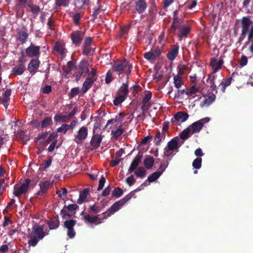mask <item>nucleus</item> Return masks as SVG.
Returning a JSON list of instances; mask_svg holds the SVG:
<instances>
[{
  "instance_id": "nucleus-10",
  "label": "nucleus",
  "mask_w": 253,
  "mask_h": 253,
  "mask_svg": "<svg viewBox=\"0 0 253 253\" xmlns=\"http://www.w3.org/2000/svg\"><path fill=\"white\" fill-rule=\"evenodd\" d=\"M189 115L184 112H178L171 118V122L173 124L177 125L178 122L183 123L188 118Z\"/></svg>"
},
{
  "instance_id": "nucleus-6",
  "label": "nucleus",
  "mask_w": 253,
  "mask_h": 253,
  "mask_svg": "<svg viewBox=\"0 0 253 253\" xmlns=\"http://www.w3.org/2000/svg\"><path fill=\"white\" fill-rule=\"evenodd\" d=\"M31 180L29 178L26 179L25 182L18 187H14L13 194L16 197H19L22 195H25L28 191Z\"/></svg>"
},
{
  "instance_id": "nucleus-13",
  "label": "nucleus",
  "mask_w": 253,
  "mask_h": 253,
  "mask_svg": "<svg viewBox=\"0 0 253 253\" xmlns=\"http://www.w3.org/2000/svg\"><path fill=\"white\" fill-rule=\"evenodd\" d=\"M223 64V60L220 58L219 60L215 58H211L210 63V66L213 70L211 74H214L217 71L221 69Z\"/></svg>"
},
{
  "instance_id": "nucleus-25",
  "label": "nucleus",
  "mask_w": 253,
  "mask_h": 253,
  "mask_svg": "<svg viewBox=\"0 0 253 253\" xmlns=\"http://www.w3.org/2000/svg\"><path fill=\"white\" fill-rule=\"evenodd\" d=\"M142 158V155L139 154L135 157L129 168L128 172H131L137 168L141 161Z\"/></svg>"
},
{
  "instance_id": "nucleus-22",
  "label": "nucleus",
  "mask_w": 253,
  "mask_h": 253,
  "mask_svg": "<svg viewBox=\"0 0 253 253\" xmlns=\"http://www.w3.org/2000/svg\"><path fill=\"white\" fill-rule=\"evenodd\" d=\"M147 7V4L144 0H138L135 1V10L139 14L143 13Z\"/></svg>"
},
{
  "instance_id": "nucleus-35",
  "label": "nucleus",
  "mask_w": 253,
  "mask_h": 253,
  "mask_svg": "<svg viewBox=\"0 0 253 253\" xmlns=\"http://www.w3.org/2000/svg\"><path fill=\"white\" fill-rule=\"evenodd\" d=\"M49 229L53 230L57 228L59 225V221L58 217L52 218L47 223Z\"/></svg>"
},
{
  "instance_id": "nucleus-12",
  "label": "nucleus",
  "mask_w": 253,
  "mask_h": 253,
  "mask_svg": "<svg viewBox=\"0 0 253 253\" xmlns=\"http://www.w3.org/2000/svg\"><path fill=\"white\" fill-rule=\"evenodd\" d=\"M88 129L85 126H82L78 131L77 134L75 136V141L77 143L84 140L87 136Z\"/></svg>"
},
{
  "instance_id": "nucleus-4",
  "label": "nucleus",
  "mask_w": 253,
  "mask_h": 253,
  "mask_svg": "<svg viewBox=\"0 0 253 253\" xmlns=\"http://www.w3.org/2000/svg\"><path fill=\"white\" fill-rule=\"evenodd\" d=\"M242 25V33L239 37V40L237 43L240 44H241L242 41H243L246 36V34L248 32L249 33V30L253 26V22L251 20L249 17H243L241 21Z\"/></svg>"
},
{
  "instance_id": "nucleus-46",
  "label": "nucleus",
  "mask_w": 253,
  "mask_h": 253,
  "mask_svg": "<svg viewBox=\"0 0 253 253\" xmlns=\"http://www.w3.org/2000/svg\"><path fill=\"white\" fill-rule=\"evenodd\" d=\"M124 129L122 128V126H120L116 130H112L111 134L113 135V138L117 140L118 138L123 133Z\"/></svg>"
},
{
  "instance_id": "nucleus-36",
  "label": "nucleus",
  "mask_w": 253,
  "mask_h": 253,
  "mask_svg": "<svg viewBox=\"0 0 253 253\" xmlns=\"http://www.w3.org/2000/svg\"><path fill=\"white\" fill-rule=\"evenodd\" d=\"M79 66L80 70L83 71V72L84 73L85 75L86 74H89V63L87 61L85 60L81 61Z\"/></svg>"
},
{
  "instance_id": "nucleus-23",
  "label": "nucleus",
  "mask_w": 253,
  "mask_h": 253,
  "mask_svg": "<svg viewBox=\"0 0 253 253\" xmlns=\"http://www.w3.org/2000/svg\"><path fill=\"white\" fill-rule=\"evenodd\" d=\"M203 125L199 121L195 122L188 127L191 132V134L198 133L203 128Z\"/></svg>"
},
{
  "instance_id": "nucleus-41",
  "label": "nucleus",
  "mask_w": 253,
  "mask_h": 253,
  "mask_svg": "<svg viewBox=\"0 0 253 253\" xmlns=\"http://www.w3.org/2000/svg\"><path fill=\"white\" fill-rule=\"evenodd\" d=\"M173 84L176 88H179L181 85L183 84L182 77L177 75L174 76Z\"/></svg>"
},
{
  "instance_id": "nucleus-39",
  "label": "nucleus",
  "mask_w": 253,
  "mask_h": 253,
  "mask_svg": "<svg viewBox=\"0 0 253 253\" xmlns=\"http://www.w3.org/2000/svg\"><path fill=\"white\" fill-rule=\"evenodd\" d=\"M71 17L73 19V23L76 25H79L80 23L81 19L83 16L81 12L72 13Z\"/></svg>"
},
{
  "instance_id": "nucleus-16",
  "label": "nucleus",
  "mask_w": 253,
  "mask_h": 253,
  "mask_svg": "<svg viewBox=\"0 0 253 253\" xmlns=\"http://www.w3.org/2000/svg\"><path fill=\"white\" fill-rule=\"evenodd\" d=\"M183 22L184 19L182 18L173 16L172 25L170 28V32L175 34L177 28H180L181 26L183 25Z\"/></svg>"
},
{
  "instance_id": "nucleus-28",
  "label": "nucleus",
  "mask_w": 253,
  "mask_h": 253,
  "mask_svg": "<svg viewBox=\"0 0 253 253\" xmlns=\"http://www.w3.org/2000/svg\"><path fill=\"white\" fill-rule=\"evenodd\" d=\"M29 34L24 31H20L17 32V39L22 44L25 43L28 39Z\"/></svg>"
},
{
  "instance_id": "nucleus-5",
  "label": "nucleus",
  "mask_w": 253,
  "mask_h": 253,
  "mask_svg": "<svg viewBox=\"0 0 253 253\" xmlns=\"http://www.w3.org/2000/svg\"><path fill=\"white\" fill-rule=\"evenodd\" d=\"M18 61L17 66L12 68V72L15 75H21L25 70V63L27 61L23 51L21 52V56Z\"/></svg>"
},
{
  "instance_id": "nucleus-26",
  "label": "nucleus",
  "mask_w": 253,
  "mask_h": 253,
  "mask_svg": "<svg viewBox=\"0 0 253 253\" xmlns=\"http://www.w3.org/2000/svg\"><path fill=\"white\" fill-rule=\"evenodd\" d=\"M178 49L179 46L177 44L174 45L172 49L167 54L168 58L170 61H173L178 55Z\"/></svg>"
},
{
  "instance_id": "nucleus-44",
  "label": "nucleus",
  "mask_w": 253,
  "mask_h": 253,
  "mask_svg": "<svg viewBox=\"0 0 253 253\" xmlns=\"http://www.w3.org/2000/svg\"><path fill=\"white\" fill-rule=\"evenodd\" d=\"M192 134L190 129L187 127L180 133L179 136L181 139L185 140L188 139Z\"/></svg>"
},
{
  "instance_id": "nucleus-54",
  "label": "nucleus",
  "mask_w": 253,
  "mask_h": 253,
  "mask_svg": "<svg viewBox=\"0 0 253 253\" xmlns=\"http://www.w3.org/2000/svg\"><path fill=\"white\" fill-rule=\"evenodd\" d=\"M27 6L30 8L31 12L34 14L37 15L40 11V7L37 5L28 3Z\"/></svg>"
},
{
  "instance_id": "nucleus-15",
  "label": "nucleus",
  "mask_w": 253,
  "mask_h": 253,
  "mask_svg": "<svg viewBox=\"0 0 253 253\" xmlns=\"http://www.w3.org/2000/svg\"><path fill=\"white\" fill-rule=\"evenodd\" d=\"M161 53V50L159 48H157L153 50L146 52L144 54V57L149 61L155 60L160 56Z\"/></svg>"
},
{
  "instance_id": "nucleus-51",
  "label": "nucleus",
  "mask_w": 253,
  "mask_h": 253,
  "mask_svg": "<svg viewBox=\"0 0 253 253\" xmlns=\"http://www.w3.org/2000/svg\"><path fill=\"white\" fill-rule=\"evenodd\" d=\"M116 95H117V96L114 100L113 102H114V104L115 106H118L119 104H120L121 103H122L126 99V97H125V96L121 95L120 94H116Z\"/></svg>"
},
{
  "instance_id": "nucleus-31",
  "label": "nucleus",
  "mask_w": 253,
  "mask_h": 253,
  "mask_svg": "<svg viewBox=\"0 0 253 253\" xmlns=\"http://www.w3.org/2000/svg\"><path fill=\"white\" fill-rule=\"evenodd\" d=\"M176 154V152H175L173 151L169 150V149L165 147L164 148L163 158L165 159V161L169 162L171 160L172 158Z\"/></svg>"
},
{
  "instance_id": "nucleus-49",
  "label": "nucleus",
  "mask_w": 253,
  "mask_h": 253,
  "mask_svg": "<svg viewBox=\"0 0 253 253\" xmlns=\"http://www.w3.org/2000/svg\"><path fill=\"white\" fill-rule=\"evenodd\" d=\"M161 175V173L158 172V171H156L148 176L147 178V180L149 182H154V181L158 179Z\"/></svg>"
},
{
  "instance_id": "nucleus-59",
  "label": "nucleus",
  "mask_w": 253,
  "mask_h": 253,
  "mask_svg": "<svg viewBox=\"0 0 253 253\" xmlns=\"http://www.w3.org/2000/svg\"><path fill=\"white\" fill-rule=\"evenodd\" d=\"M88 210L89 212L97 213L101 211V208L96 204H94L89 207Z\"/></svg>"
},
{
  "instance_id": "nucleus-19",
  "label": "nucleus",
  "mask_w": 253,
  "mask_h": 253,
  "mask_svg": "<svg viewBox=\"0 0 253 253\" xmlns=\"http://www.w3.org/2000/svg\"><path fill=\"white\" fill-rule=\"evenodd\" d=\"M177 30H178L177 34L178 37L180 39H182L183 38H186L188 36L189 34L191 28L188 25H183L180 27V28H177Z\"/></svg>"
},
{
  "instance_id": "nucleus-27",
  "label": "nucleus",
  "mask_w": 253,
  "mask_h": 253,
  "mask_svg": "<svg viewBox=\"0 0 253 253\" xmlns=\"http://www.w3.org/2000/svg\"><path fill=\"white\" fill-rule=\"evenodd\" d=\"M102 140L101 136L98 134L93 135L90 141V144L94 149H97L100 146Z\"/></svg>"
},
{
  "instance_id": "nucleus-57",
  "label": "nucleus",
  "mask_w": 253,
  "mask_h": 253,
  "mask_svg": "<svg viewBox=\"0 0 253 253\" xmlns=\"http://www.w3.org/2000/svg\"><path fill=\"white\" fill-rule=\"evenodd\" d=\"M202 158H197L192 163V166L194 169H199L202 166Z\"/></svg>"
},
{
  "instance_id": "nucleus-60",
  "label": "nucleus",
  "mask_w": 253,
  "mask_h": 253,
  "mask_svg": "<svg viewBox=\"0 0 253 253\" xmlns=\"http://www.w3.org/2000/svg\"><path fill=\"white\" fill-rule=\"evenodd\" d=\"M17 135L20 138L22 139L23 141H27L29 139V136L26 134L23 130L18 132Z\"/></svg>"
},
{
  "instance_id": "nucleus-17",
  "label": "nucleus",
  "mask_w": 253,
  "mask_h": 253,
  "mask_svg": "<svg viewBox=\"0 0 253 253\" xmlns=\"http://www.w3.org/2000/svg\"><path fill=\"white\" fill-rule=\"evenodd\" d=\"M39 185L40 186V190L37 193V196H42L47 192V191L49 187L53 185V181L50 180H46L40 183Z\"/></svg>"
},
{
  "instance_id": "nucleus-61",
  "label": "nucleus",
  "mask_w": 253,
  "mask_h": 253,
  "mask_svg": "<svg viewBox=\"0 0 253 253\" xmlns=\"http://www.w3.org/2000/svg\"><path fill=\"white\" fill-rule=\"evenodd\" d=\"M69 126L67 124H63L60 127L57 128V132L65 133L69 130Z\"/></svg>"
},
{
  "instance_id": "nucleus-21",
  "label": "nucleus",
  "mask_w": 253,
  "mask_h": 253,
  "mask_svg": "<svg viewBox=\"0 0 253 253\" xmlns=\"http://www.w3.org/2000/svg\"><path fill=\"white\" fill-rule=\"evenodd\" d=\"M40 61L38 59H32L28 65V70L33 74L36 73V70L40 66Z\"/></svg>"
},
{
  "instance_id": "nucleus-47",
  "label": "nucleus",
  "mask_w": 253,
  "mask_h": 253,
  "mask_svg": "<svg viewBox=\"0 0 253 253\" xmlns=\"http://www.w3.org/2000/svg\"><path fill=\"white\" fill-rule=\"evenodd\" d=\"M48 135L47 132H44L39 134V135L35 138V141L37 143L39 142L40 144L42 145V141H44L45 139L46 138Z\"/></svg>"
},
{
  "instance_id": "nucleus-30",
  "label": "nucleus",
  "mask_w": 253,
  "mask_h": 253,
  "mask_svg": "<svg viewBox=\"0 0 253 253\" xmlns=\"http://www.w3.org/2000/svg\"><path fill=\"white\" fill-rule=\"evenodd\" d=\"M90 0H74L75 6L79 9H84L86 6L89 5Z\"/></svg>"
},
{
  "instance_id": "nucleus-56",
  "label": "nucleus",
  "mask_w": 253,
  "mask_h": 253,
  "mask_svg": "<svg viewBox=\"0 0 253 253\" xmlns=\"http://www.w3.org/2000/svg\"><path fill=\"white\" fill-rule=\"evenodd\" d=\"M123 194V190L120 187H116L112 192V196L116 198L120 197Z\"/></svg>"
},
{
  "instance_id": "nucleus-29",
  "label": "nucleus",
  "mask_w": 253,
  "mask_h": 253,
  "mask_svg": "<svg viewBox=\"0 0 253 253\" xmlns=\"http://www.w3.org/2000/svg\"><path fill=\"white\" fill-rule=\"evenodd\" d=\"M215 95L212 93L208 97L205 98L200 103V106L203 107L204 106H209L212 103L215 99Z\"/></svg>"
},
{
  "instance_id": "nucleus-42",
  "label": "nucleus",
  "mask_w": 253,
  "mask_h": 253,
  "mask_svg": "<svg viewBox=\"0 0 253 253\" xmlns=\"http://www.w3.org/2000/svg\"><path fill=\"white\" fill-rule=\"evenodd\" d=\"M53 123L52 118L50 117H46L41 122V126L44 128L52 125Z\"/></svg>"
},
{
  "instance_id": "nucleus-58",
  "label": "nucleus",
  "mask_w": 253,
  "mask_h": 253,
  "mask_svg": "<svg viewBox=\"0 0 253 253\" xmlns=\"http://www.w3.org/2000/svg\"><path fill=\"white\" fill-rule=\"evenodd\" d=\"M169 162H167L166 161H164L163 162H161L159 168V170H157L158 172L161 173V175L165 170L168 167V165H169Z\"/></svg>"
},
{
  "instance_id": "nucleus-40",
  "label": "nucleus",
  "mask_w": 253,
  "mask_h": 253,
  "mask_svg": "<svg viewBox=\"0 0 253 253\" xmlns=\"http://www.w3.org/2000/svg\"><path fill=\"white\" fill-rule=\"evenodd\" d=\"M77 221L74 219L66 220L64 222V227L67 230L74 229Z\"/></svg>"
},
{
  "instance_id": "nucleus-62",
  "label": "nucleus",
  "mask_w": 253,
  "mask_h": 253,
  "mask_svg": "<svg viewBox=\"0 0 253 253\" xmlns=\"http://www.w3.org/2000/svg\"><path fill=\"white\" fill-rule=\"evenodd\" d=\"M80 91V89L79 87H75L72 88L71 90V92L69 94V97L70 98H73L75 96H76Z\"/></svg>"
},
{
  "instance_id": "nucleus-1",
  "label": "nucleus",
  "mask_w": 253,
  "mask_h": 253,
  "mask_svg": "<svg viewBox=\"0 0 253 253\" xmlns=\"http://www.w3.org/2000/svg\"><path fill=\"white\" fill-rule=\"evenodd\" d=\"M45 236L43 227L37 224H35L32 228V231L28 235L30 239L28 241L29 245L36 246L39 241L42 239Z\"/></svg>"
},
{
  "instance_id": "nucleus-50",
  "label": "nucleus",
  "mask_w": 253,
  "mask_h": 253,
  "mask_svg": "<svg viewBox=\"0 0 253 253\" xmlns=\"http://www.w3.org/2000/svg\"><path fill=\"white\" fill-rule=\"evenodd\" d=\"M146 174V171L144 168L140 167H139L135 171V174L136 176L140 178L144 177Z\"/></svg>"
},
{
  "instance_id": "nucleus-43",
  "label": "nucleus",
  "mask_w": 253,
  "mask_h": 253,
  "mask_svg": "<svg viewBox=\"0 0 253 253\" xmlns=\"http://www.w3.org/2000/svg\"><path fill=\"white\" fill-rule=\"evenodd\" d=\"M248 41L251 43V45L249 47V50L251 52L252 56H253V26L249 30V34L248 35Z\"/></svg>"
},
{
  "instance_id": "nucleus-45",
  "label": "nucleus",
  "mask_w": 253,
  "mask_h": 253,
  "mask_svg": "<svg viewBox=\"0 0 253 253\" xmlns=\"http://www.w3.org/2000/svg\"><path fill=\"white\" fill-rule=\"evenodd\" d=\"M101 5L100 4H98L97 7H95L93 8V13L91 15L92 18L91 19V21H94L95 19L97 18V15L101 12Z\"/></svg>"
},
{
  "instance_id": "nucleus-20",
  "label": "nucleus",
  "mask_w": 253,
  "mask_h": 253,
  "mask_svg": "<svg viewBox=\"0 0 253 253\" xmlns=\"http://www.w3.org/2000/svg\"><path fill=\"white\" fill-rule=\"evenodd\" d=\"M96 79L87 77L83 83L81 91L83 94L85 93L92 86L93 84L96 81Z\"/></svg>"
},
{
  "instance_id": "nucleus-37",
  "label": "nucleus",
  "mask_w": 253,
  "mask_h": 253,
  "mask_svg": "<svg viewBox=\"0 0 253 253\" xmlns=\"http://www.w3.org/2000/svg\"><path fill=\"white\" fill-rule=\"evenodd\" d=\"M128 93V84H123L120 87L119 90L117 92V94H120L121 95L125 96V97H127Z\"/></svg>"
},
{
  "instance_id": "nucleus-2",
  "label": "nucleus",
  "mask_w": 253,
  "mask_h": 253,
  "mask_svg": "<svg viewBox=\"0 0 253 253\" xmlns=\"http://www.w3.org/2000/svg\"><path fill=\"white\" fill-rule=\"evenodd\" d=\"M113 69L118 75L123 73L126 74L127 81L129 78L128 76L132 69V66L126 59H125L123 61H118L115 62Z\"/></svg>"
},
{
  "instance_id": "nucleus-53",
  "label": "nucleus",
  "mask_w": 253,
  "mask_h": 253,
  "mask_svg": "<svg viewBox=\"0 0 253 253\" xmlns=\"http://www.w3.org/2000/svg\"><path fill=\"white\" fill-rule=\"evenodd\" d=\"M54 120L57 123H63L68 121L66 115H62L59 114L55 115L54 117Z\"/></svg>"
},
{
  "instance_id": "nucleus-33",
  "label": "nucleus",
  "mask_w": 253,
  "mask_h": 253,
  "mask_svg": "<svg viewBox=\"0 0 253 253\" xmlns=\"http://www.w3.org/2000/svg\"><path fill=\"white\" fill-rule=\"evenodd\" d=\"M203 87L199 85V86L194 85L190 87L186 91V94L188 95H192L198 92H202L203 91Z\"/></svg>"
},
{
  "instance_id": "nucleus-64",
  "label": "nucleus",
  "mask_w": 253,
  "mask_h": 253,
  "mask_svg": "<svg viewBox=\"0 0 253 253\" xmlns=\"http://www.w3.org/2000/svg\"><path fill=\"white\" fill-rule=\"evenodd\" d=\"M152 97V93L149 91L147 94H145L142 100V104H147Z\"/></svg>"
},
{
  "instance_id": "nucleus-55",
  "label": "nucleus",
  "mask_w": 253,
  "mask_h": 253,
  "mask_svg": "<svg viewBox=\"0 0 253 253\" xmlns=\"http://www.w3.org/2000/svg\"><path fill=\"white\" fill-rule=\"evenodd\" d=\"M57 6L68 7L69 5L70 0H55Z\"/></svg>"
},
{
  "instance_id": "nucleus-63",
  "label": "nucleus",
  "mask_w": 253,
  "mask_h": 253,
  "mask_svg": "<svg viewBox=\"0 0 253 253\" xmlns=\"http://www.w3.org/2000/svg\"><path fill=\"white\" fill-rule=\"evenodd\" d=\"M17 1V7L19 8H23L26 7L28 3V0H16Z\"/></svg>"
},
{
  "instance_id": "nucleus-24",
  "label": "nucleus",
  "mask_w": 253,
  "mask_h": 253,
  "mask_svg": "<svg viewBox=\"0 0 253 253\" xmlns=\"http://www.w3.org/2000/svg\"><path fill=\"white\" fill-rule=\"evenodd\" d=\"M216 78V76L214 74H210L208 75L207 82L208 84V87H210L212 91L215 90V93H217V91L216 90V86L214 84V80Z\"/></svg>"
},
{
  "instance_id": "nucleus-18",
  "label": "nucleus",
  "mask_w": 253,
  "mask_h": 253,
  "mask_svg": "<svg viewBox=\"0 0 253 253\" xmlns=\"http://www.w3.org/2000/svg\"><path fill=\"white\" fill-rule=\"evenodd\" d=\"M53 51L58 53L62 58L64 57L66 52L65 44L60 42H56L53 46Z\"/></svg>"
},
{
  "instance_id": "nucleus-9",
  "label": "nucleus",
  "mask_w": 253,
  "mask_h": 253,
  "mask_svg": "<svg viewBox=\"0 0 253 253\" xmlns=\"http://www.w3.org/2000/svg\"><path fill=\"white\" fill-rule=\"evenodd\" d=\"M40 46L35 45L31 43V45L26 49V54L29 57H36L40 55Z\"/></svg>"
},
{
  "instance_id": "nucleus-32",
  "label": "nucleus",
  "mask_w": 253,
  "mask_h": 253,
  "mask_svg": "<svg viewBox=\"0 0 253 253\" xmlns=\"http://www.w3.org/2000/svg\"><path fill=\"white\" fill-rule=\"evenodd\" d=\"M166 138V134L158 131L154 136V144L156 146L161 144L162 141Z\"/></svg>"
},
{
  "instance_id": "nucleus-38",
  "label": "nucleus",
  "mask_w": 253,
  "mask_h": 253,
  "mask_svg": "<svg viewBox=\"0 0 253 253\" xmlns=\"http://www.w3.org/2000/svg\"><path fill=\"white\" fill-rule=\"evenodd\" d=\"M232 80V77H230L220 83L219 86H221V89L222 92H225L226 88L231 84Z\"/></svg>"
},
{
  "instance_id": "nucleus-11",
  "label": "nucleus",
  "mask_w": 253,
  "mask_h": 253,
  "mask_svg": "<svg viewBox=\"0 0 253 253\" xmlns=\"http://www.w3.org/2000/svg\"><path fill=\"white\" fill-rule=\"evenodd\" d=\"M84 35L80 31H76L71 34V38L73 43L76 46H79L82 42Z\"/></svg>"
},
{
  "instance_id": "nucleus-7",
  "label": "nucleus",
  "mask_w": 253,
  "mask_h": 253,
  "mask_svg": "<svg viewBox=\"0 0 253 253\" xmlns=\"http://www.w3.org/2000/svg\"><path fill=\"white\" fill-rule=\"evenodd\" d=\"M83 219L86 224L91 223L98 225L101 224L102 220L105 218H103L102 214L94 216H91L89 214H85Z\"/></svg>"
},
{
  "instance_id": "nucleus-34",
  "label": "nucleus",
  "mask_w": 253,
  "mask_h": 253,
  "mask_svg": "<svg viewBox=\"0 0 253 253\" xmlns=\"http://www.w3.org/2000/svg\"><path fill=\"white\" fill-rule=\"evenodd\" d=\"M155 159L153 157L147 156L143 161V164L145 167L149 169L152 168L154 165Z\"/></svg>"
},
{
  "instance_id": "nucleus-52",
  "label": "nucleus",
  "mask_w": 253,
  "mask_h": 253,
  "mask_svg": "<svg viewBox=\"0 0 253 253\" xmlns=\"http://www.w3.org/2000/svg\"><path fill=\"white\" fill-rule=\"evenodd\" d=\"M8 180L2 179L0 180V195H1L3 192L5 190L6 187H8Z\"/></svg>"
},
{
  "instance_id": "nucleus-3",
  "label": "nucleus",
  "mask_w": 253,
  "mask_h": 253,
  "mask_svg": "<svg viewBox=\"0 0 253 253\" xmlns=\"http://www.w3.org/2000/svg\"><path fill=\"white\" fill-rule=\"evenodd\" d=\"M131 196L130 194H128L123 199L115 202L107 211L102 213L103 218L107 219L112 214L119 211L126 203L131 199Z\"/></svg>"
},
{
  "instance_id": "nucleus-8",
  "label": "nucleus",
  "mask_w": 253,
  "mask_h": 253,
  "mask_svg": "<svg viewBox=\"0 0 253 253\" xmlns=\"http://www.w3.org/2000/svg\"><path fill=\"white\" fill-rule=\"evenodd\" d=\"M92 42V39L91 37H87L84 39L82 46V53L83 55L88 56L90 55L91 52H93L94 51V50L91 47Z\"/></svg>"
},
{
  "instance_id": "nucleus-14",
  "label": "nucleus",
  "mask_w": 253,
  "mask_h": 253,
  "mask_svg": "<svg viewBox=\"0 0 253 253\" xmlns=\"http://www.w3.org/2000/svg\"><path fill=\"white\" fill-rule=\"evenodd\" d=\"M178 141L179 138L178 137H173L168 142L167 145L165 147L169 149V150L173 151L177 153L180 147Z\"/></svg>"
},
{
  "instance_id": "nucleus-48",
  "label": "nucleus",
  "mask_w": 253,
  "mask_h": 253,
  "mask_svg": "<svg viewBox=\"0 0 253 253\" xmlns=\"http://www.w3.org/2000/svg\"><path fill=\"white\" fill-rule=\"evenodd\" d=\"M57 135L56 133L54 132L51 133L44 141H42V145L43 146H46L50 142H52L54 140H57Z\"/></svg>"
}]
</instances>
